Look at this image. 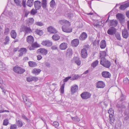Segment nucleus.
<instances>
[{"mask_svg":"<svg viewBox=\"0 0 129 129\" xmlns=\"http://www.w3.org/2000/svg\"><path fill=\"white\" fill-rule=\"evenodd\" d=\"M110 22L111 25L113 27H116L118 23V22L116 20H110Z\"/></svg>","mask_w":129,"mask_h":129,"instance_id":"nucleus-24","label":"nucleus"},{"mask_svg":"<svg viewBox=\"0 0 129 129\" xmlns=\"http://www.w3.org/2000/svg\"><path fill=\"white\" fill-rule=\"evenodd\" d=\"M11 36V37L14 39L15 38L16 36V33L15 30H12L10 33Z\"/></svg>","mask_w":129,"mask_h":129,"instance_id":"nucleus-28","label":"nucleus"},{"mask_svg":"<svg viewBox=\"0 0 129 129\" xmlns=\"http://www.w3.org/2000/svg\"><path fill=\"white\" fill-rule=\"evenodd\" d=\"M87 36V34L85 32H83L79 37L80 40L83 41L85 40Z\"/></svg>","mask_w":129,"mask_h":129,"instance_id":"nucleus-17","label":"nucleus"},{"mask_svg":"<svg viewBox=\"0 0 129 129\" xmlns=\"http://www.w3.org/2000/svg\"><path fill=\"white\" fill-rule=\"evenodd\" d=\"M38 80V78L36 77L27 78V81H37Z\"/></svg>","mask_w":129,"mask_h":129,"instance_id":"nucleus-31","label":"nucleus"},{"mask_svg":"<svg viewBox=\"0 0 129 129\" xmlns=\"http://www.w3.org/2000/svg\"><path fill=\"white\" fill-rule=\"evenodd\" d=\"M13 70L16 73L20 74L23 73L25 71L24 69L18 66L14 67L13 68Z\"/></svg>","mask_w":129,"mask_h":129,"instance_id":"nucleus-3","label":"nucleus"},{"mask_svg":"<svg viewBox=\"0 0 129 129\" xmlns=\"http://www.w3.org/2000/svg\"><path fill=\"white\" fill-rule=\"evenodd\" d=\"M35 24L37 25L41 26L43 25V23L41 22H37L35 23Z\"/></svg>","mask_w":129,"mask_h":129,"instance_id":"nucleus-53","label":"nucleus"},{"mask_svg":"<svg viewBox=\"0 0 129 129\" xmlns=\"http://www.w3.org/2000/svg\"><path fill=\"white\" fill-rule=\"evenodd\" d=\"M81 56L83 58H86L87 56V50L85 49H83L81 51Z\"/></svg>","mask_w":129,"mask_h":129,"instance_id":"nucleus-14","label":"nucleus"},{"mask_svg":"<svg viewBox=\"0 0 129 129\" xmlns=\"http://www.w3.org/2000/svg\"><path fill=\"white\" fill-rule=\"evenodd\" d=\"M17 124L19 127H21L22 126V124L21 121L19 120L17 121Z\"/></svg>","mask_w":129,"mask_h":129,"instance_id":"nucleus-48","label":"nucleus"},{"mask_svg":"<svg viewBox=\"0 0 129 129\" xmlns=\"http://www.w3.org/2000/svg\"><path fill=\"white\" fill-rule=\"evenodd\" d=\"M115 37L118 40H120L121 39L120 34L118 33H117L116 34L115 33Z\"/></svg>","mask_w":129,"mask_h":129,"instance_id":"nucleus-41","label":"nucleus"},{"mask_svg":"<svg viewBox=\"0 0 129 129\" xmlns=\"http://www.w3.org/2000/svg\"><path fill=\"white\" fill-rule=\"evenodd\" d=\"M62 31L65 32L67 33H71L72 32V28H69L68 27L65 26H62Z\"/></svg>","mask_w":129,"mask_h":129,"instance_id":"nucleus-11","label":"nucleus"},{"mask_svg":"<svg viewBox=\"0 0 129 129\" xmlns=\"http://www.w3.org/2000/svg\"><path fill=\"white\" fill-rule=\"evenodd\" d=\"M99 62L98 60H96L92 63L91 64V66L93 68L95 67L98 64Z\"/></svg>","mask_w":129,"mask_h":129,"instance_id":"nucleus-38","label":"nucleus"},{"mask_svg":"<svg viewBox=\"0 0 129 129\" xmlns=\"http://www.w3.org/2000/svg\"><path fill=\"white\" fill-rule=\"evenodd\" d=\"M122 35L123 37L125 39L127 38L128 37L129 34L127 30L124 29L122 30Z\"/></svg>","mask_w":129,"mask_h":129,"instance_id":"nucleus-15","label":"nucleus"},{"mask_svg":"<svg viewBox=\"0 0 129 129\" xmlns=\"http://www.w3.org/2000/svg\"><path fill=\"white\" fill-rule=\"evenodd\" d=\"M60 49L61 50H64L68 48V44L66 43H61L59 46Z\"/></svg>","mask_w":129,"mask_h":129,"instance_id":"nucleus-18","label":"nucleus"},{"mask_svg":"<svg viewBox=\"0 0 129 129\" xmlns=\"http://www.w3.org/2000/svg\"><path fill=\"white\" fill-rule=\"evenodd\" d=\"M34 5L36 9L39 10L41 7V2L39 1H36L34 2Z\"/></svg>","mask_w":129,"mask_h":129,"instance_id":"nucleus-9","label":"nucleus"},{"mask_svg":"<svg viewBox=\"0 0 129 129\" xmlns=\"http://www.w3.org/2000/svg\"><path fill=\"white\" fill-rule=\"evenodd\" d=\"M65 84V83H64L62 85L61 87L60 88V92L62 94L64 92V88Z\"/></svg>","mask_w":129,"mask_h":129,"instance_id":"nucleus-42","label":"nucleus"},{"mask_svg":"<svg viewBox=\"0 0 129 129\" xmlns=\"http://www.w3.org/2000/svg\"><path fill=\"white\" fill-rule=\"evenodd\" d=\"M41 70L35 68L33 70L32 72L36 75L39 74L41 72Z\"/></svg>","mask_w":129,"mask_h":129,"instance_id":"nucleus-26","label":"nucleus"},{"mask_svg":"<svg viewBox=\"0 0 129 129\" xmlns=\"http://www.w3.org/2000/svg\"><path fill=\"white\" fill-rule=\"evenodd\" d=\"M31 44V46L34 48L38 47L39 46V45L36 42L34 43Z\"/></svg>","mask_w":129,"mask_h":129,"instance_id":"nucleus-52","label":"nucleus"},{"mask_svg":"<svg viewBox=\"0 0 129 129\" xmlns=\"http://www.w3.org/2000/svg\"><path fill=\"white\" fill-rule=\"evenodd\" d=\"M5 64L1 61V63L0 64V70H5Z\"/></svg>","mask_w":129,"mask_h":129,"instance_id":"nucleus-40","label":"nucleus"},{"mask_svg":"<svg viewBox=\"0 0 129 129\" xmlns=\"http://www.w3.org/2000/svg\"><path fill=\"white\" fill-rule=\"evenodd\" d=\"M106 46V41L105 40H102L100 43V47L102 49L105 48Z\"/></svg>","mask_w":129,"mask_h":129,"instance_id":"nucleus-30","label":"nucleus"},{"mask_svg":"<svg viewBox=\"0 0 129 129\" xmlns=\"http://www.w3.org/2000/svg\"><path fill=\"white\" fill-rule=\"evenodd\" d=\"M129 4H125L121 5L119 7V8L120 10H124L129 6Z\"/></svg>","mask_w":129,"mask_h":129,"instance_id":"nucleus-27","label":"nucleus"},{"mask_svg":"<svg viewBox=\"0 0 129 129\" xmlns=\"http://www.w3.org/2000/svg\"><path fill=\"white\" fill-rule=\"evenodd\" d=\"M45 65L47 67H50V63L48 62H46L45 63Z\"/></svg>","mask_w":129,"mask_h":129,"instance_id":"nucleus-62","label":"nucleus"},{"mask_svg":"<svg viewBox=\"0 0 129 129\" xmlns=\"http://www.w3.org/2000/svg\"><path fill=\"white\" fill-rule=\"evenodd\" d=\"M78 87L77 85L72 86L71 87V90L72 94L76 92L78 89Z\"/></svg>","mask_w":129,"mask_h":129,"instance_id":"nucleus-22","label":"nucleus"},{"mask_svg":"<svg viewBox=\"0 0 129 129\" xmlns=\"http://www.w3.org/2000/svg\"><path fill=\"white\" fill-rule=\"evenodd\" d=\"M91 95V94L88 92H84L81 94V95L83 99H87L90 98Z\"/></svg>","mask_w":129,"mask_h":129,"instance_id":"nucleus-6","label":"nucleus"},{"mask_svg":"<svg viewBox=\"0 0 129 129\" xmlns=\"http://www.w3.org/2000/svg\"><path fill=\"white\" fill-rule=\"evenodd\" d=\"M9 29L8 28L6 27L5 29L4 33L5 35H7L9 34Z\"/></svg>","mask_w":129,"mask_h":129,"instance_id":"nucleus-57","label":"nucleus"},{"mask_svg":"<svg viewBox=\"0 0 129 129\" xmlns=\"http://www.w3.org/2000/svg\"><path fill=\"white\" fill-rule=\"evenodd\" d=\"M36 34L40 35L41 36L43 34V31L42 30L37 29L35 31Z\"/></svg>","mask_w":129,"mask_h":129,"instance_id":"nucleus-37","label":"nucleus"},{"mask_svg":"<svg viewBox=\"0 0 129 129\" xmlns=\"http://www.w3.org/2000/svg\"><path fill=\"white\" fill-rule=\"evenodd\" d=\"M47 30L51 33L55 34L57 32L56 29L51 26L48 27L47 28Z\"/></svg>","mask_w":129,"mask_h":129,"instance_id":"nucleus-16","label":"nucleus"},{"mask_svg":"<svg viewBox=\"0 0 129 129\" xmlns=\"http://www.w3.org/2000/svg\"><path fill=\"white\" fill-rule=\"evenodd\" d=\"M102 76L105 78H110L111 76L110 73L107 71H104L102 73Z\"/></svg>","mask_w":129,"mask_h":129,"instance_id":"nucleus-19","label":"nucleus"},{"mask_svg":"<svg viewBox=\"0 0 129 129\" xmlns=\"http://www.w3.org/2000/svg\"><path fill=\"white\" fill-rule=\"evenodd\" d=\"M79 44V41L78 39H75L72 40L71 42V44L74 47H77Z\"/></svg>","mask_w":129,"mask_h":129,"instance_id":"nucleus-10","label":"nucleus"},{"mask_svg":"<svg viewBox=\"0 0 129 129\" xmlns=\"http://www.w3.org/2000/svg\"><path fill=\"white\" fill-rule=\"evenodd\" d=\"M38 51L43 55H46L48 52L47 50L44 49H39L38 50Z\"/></svg>","mask_w":129,"mask_h":129,"instance_id":"nucleus-25","label":"nucleus"},{"mask_svg":"<svg viewBox=\"0 0 129 129\" xmlns=\"http://www.w3.org/2000/svg\"><path fill=\"white\" fill-rule=\"evenodd\" d=\"M100 63L101 64L107 68H109L111 65L110 62L104 57H101Z\"/></svg>","mask_w":129,"mask_h":129,"instance_id":"nucleus-1","label":"nucleus"},{"mask_svg":"<svg viewBox=\"0 0 129 129\" xmlns=\"http://www.w3.org/2000/svg\"><path fill=\"white\" fill-rule=\"evenodd\" d=\"M22 97L23 100L25 102V106L27 107H30L31 104L30 101L28 99L27 97L24 95H22Z\"/></svg>","mask_w":129,"mask_h":129,"instance_id":"nucleus-4","label":"nucleus"},{"mask_svg":"<svg viewBox=\"0 0 129 129\" xmlns=\"http://www.w3.org/2000/svg\"><path fill=\"white\" fill-rule=\"evenodd\" d=\"M22 118H23V119H24L26 120H28V119L23 114H22Z\"/></svg>","mask_w":129,"mask_h":129,"instance_id":"nucleus-63","label":"nucleus"},{"mask_svg":"<svg viewBox=\"0 0 129 129\" xmlns=\"http://www.w3.org/2000/svg\"><path fill=\"white\" fill-rule=\"evenodd\" d=\"M73 54V51L70 48H68L66 51V55L67 57H70Z\"/></svg>","mask_w":129,"mask_h":129,"instance_id":"nucleus-13","label":"nucleus"},{"mask_svg":"<svg viewBox=\"0 0 129 129\" xmlns=\"http://www.w3.org/2000/svg\"><path fill=\"white\" fill-rule=\"evenodd\" d=\"M34 21V19L32 18H30L29 19L28 22L29 24H31L33 23Z\"/></svg>","mask_w":129,"mask_h":129,"instance_id":"nucleus-44","label":"nucleus"},{"mask_svg":"<svg viewBox=\"0 0 129 129\" xmlns=\"http://www.w3.org/2000/svg\"><path fill=\"white\" fill-rule=\"evenodd\" d=\"M116 17L118 18L121 23H124L125 21V17L123 15L118 13L116 14Z\"/></svg>","mask_w":129,"mask_h":129,"instance_id":"nucleus-5","label":"nucleus"},{"mask_svg":"<svg viewBox=\"0 0 129 129\" xmlns=\"http://www.w3.org/2000/svg\"><path fill=\"white\" fill-rule=\"evenodd\" d=\"M51 49L53 50H55L57 49V47L55 45L52 46L51 47Z\"/></svg>","mask_w":129,"mask_h":129,"instance_id":"nucleus-64","label":"nucleus"},{"mask_svg":"<svg viewBox=\"0 0 129 129\" xmlns=\"http://www.w3.org/2000/svg\"><path fill=\"white\" fill-rule=\"evenodd\" d=\"M9 111L7 110H3V108L2 106H0V113L4 112H8Z\"/></svg>","mask_w":129,"mask_h":129,"instance_id":"nucleus-56","label":"nucleus"},{"mask_svg":"<svg viewBox=\"0 0 129 129\" xmlns=\"http://www.w3.org/2000/svg\"><path fill=\"white\" fill-rule=\"evenodd\" d=\"M65 22H66V20H59L58 23L61 25H64V24L65 23Z\"/></svg>","mask_w":129,"mask_h":129,"instance_id":"nucleus-51","label":"nucleus"},{"mask_svg":"<svg viewBox=\"0 0 129 129\" xmlns=\"http://www.w3.org/2000/svg\"><path fill=\"white\" fill-rule=\"evenodd\" d=\"M116 107L118 108L119 111H122L123 109L125 108V106L122 104H118L116 105Z\"/></svg>","mask_w":129,"mask_h":129,"instance_id":"nucleus-23","label":"nucleus"},{"mask_svg":"<svg viewBox=\"0 0 129 129\" xmlns=\"http://www.w3.org/2000/svg\"><path fill=\"white\" fill-rule=\"evenodd\" d=\"M16 128L17 125L16 124H12L10 126V129H16Z\"/></svg>","mask_w":129,"mask_h":129,"instance_id":"nucleus-59","label":"nucleus"},{"mask_svg":"<svg viewBox=\"0 0 129 129\" xmlns=\"http://www.w3.org/2000/svg\"><path fill=\"white\" fill-rule=\"evenodd\" d=\"M37 10L34 9H33L30 11V14L31 15H34L36 14L37 12Z\"/></svg>","mask_w":129,"mask_h":129,"instance_id":"nucleus-47","label":"nucleus"},{"mask_svg":"<svg viewBox=\"0 0 129 129\" xmlns=\"http://www.w3.org/2000/svg\"><path fill=\"white\" fill-rule=\"evenodd\" d=\"M27 41L29 44H31L34 41V39L33 37L31 36H29L27 38Z\"/></svg>","mask_w":129,"mask_h":129,"instance_id":"nucleus-21","label":"nucleus"},{"mask_svg":"<svg viewBox=\"0 0 129 129\" xmlns=\"http://www.w3.org/2000/svg\"><path fill=\"white\" fill-rule=\"evenodd\" d=\"M78 76L77 75H75L73 76L72 78L71 79V80H77L78 78Z\"/></svg>","mask_w":129,"mask_h":129,"instance_id":"nucleus-58","label":"nucleus"},{"mask_svg":"<svg viewBox=\"0 0 129 129\" xmlns=\"http://www.w3.org/2000/svg\"><path fill=\"white\" fill-rule=\"evenodd\" d=\"M101 57H104L106 55V52L105 51H104L101 52L100 53Z\"/></svg>","mask_w":129,"mask_h":129,"instance_id":"nucleus-55","label":"nucleus"},{"mask_svg":"<svg viewBox=\"0 0 129 129\" xmlns=\"http://www.w3.org/2000/svg\"><path fill=\"white\" fill-rule=\"evenodd\" d=\"M10 39L9 37L8 36H6L5 38V42H4L5 45L8 44L9 43Z\"/></svg>","mask_w":129,"mask_h":129,"instance_id":"nucleus-36","label":"nucleus"},{"mask_svg":"<svg viewBox=\"0 0 129 129\" xmlns=\"http://www.w3.org/2000/svg\"><path fill=\"white\" fill-rule=\"evenodd\" d=\"M116 30V29L114 27H111L107 31L108 34L110 35H113L115 34Z\"/></svg>","mask_w":129,"mask_h":129,"instance_id":"nucleus-8","label":"nucleus"},{"mask_svg":"<svg viewBox=\"0 0 129 129\" xmlns=\"http://www.w3.org/2000/svg\"><path fill=\"white\" fill-rule=\"evenodd\" d=\"M42 44L44 46L49 47L52 45V43L50 40H46L42 41Z\"/></svg>","mask_w":129,"mask_h":129,"instance_id":"nucleus-7","label":"nucleus"},{"mask_svg":"<svg viewBox=\"0 0 129 129\" xmlns=\"http://www.w3.org/2000/svg\"><path fill=\"white\" fill-rule=\"evenodd\" d=\"M33 3L34 0H28L27 2V5L29 7H31L33 5Z\"/></svg>","mask_w":129,"mask_h":129,"instance_id":"nucleus-33","label":"nucleus"},{"mask_svg":"<svg viewBox=\"0 0 129 129\" xmlns=\"http://www.w3.org/2000/svg\"><path fill=\"white\" fill-rule=\"evenodd\" d=\"M52 39L55 41H57L60 38V37L57 34L54 35L52 37Z\"/></svg>","mask_w":129,"mask_h":129,"instance_id":"nucleus-32","label":"nucleus"},{"mask_svg":"<svg viewBox=\"0 0 129 129\" xmlns=\"http://www.w3.org/2000/svg\"><path fill=\"white\" fill-rule=\"evenodd\" d=\"M14 1L16 5L17 6L20 7L21 6V1L20 0H14Z\"/></svg>","mask_w":129,"mask_h":129,"instance_id":"nucleus-35","label":"nucleus"},{"mask_svg":"<svg viewBox=\"0 0 129 129\" xmlns=\"http://www.w3.org/2000/svg\"><path fill=\"white\" fill-rule=\"evenodd\" d=\"M50 6L52 8H53L56 5L54 0H52L50 3Z\"/></svg>","mask_w":129,"mask_h":129,"instance_id":"nucleus-39","label":"nucleus"},{"mask_svg":"<svg viewBox=\"0 0 129 129\" xmlns=\"http://www.w3.org/2000/svg\"><path fill=\"white\" fill-rule=\"evenodd\" d=\"M73 61L78 66H79L80 65L81 61L79 57H74L73 59Z\"/></svg>","mask_w":129,"mask_h":129,"instance_id":"nucleus-20","label":"nucleus"},{"mask_svg":"<svg viewBox=\"0 0 129 129\" xmlns=\"http://www.w3.org/2000/svg\"><path fill=\"white\" fill-rule=\"evenodd\" d=\"M114 111L111 108L108 110V113L109 115H113Z\"/></svg>","mask_w":129,"mask_h":129,"instance_id":"nucleus-49","label":"nucleus"},{"mask_svg":"<svg viewBox=\"0 0 129 129\" xmlns=\"http://www.w3.org/2000/svg\"><path fill=\"white\" fill-rule=\"evenodd\" d=\"M29 66L31 67H34L37 65L36 63L35 62L29 61L28 62Z\"/></svg>","mask_w":129,"mask_h":129,"instance_id":"nucleus-34","label":"nucleus"},{"mask_svg":"<svg viewBox=\"0 0 129 129\" xmlns=\"http://www.w3.org/2000/svg\"><path fill=\"white\" fill-rule=\"evenodd\" d=\"M113 115H109V118L110 119V121L111 123H113L114 119L113 116Z\"/></svg>","mask_w":129,"mask_h":129,"instance_id":"nucleus-50","label":"nucleus"},{"mask_svg":"<svg viewBox=\"0 0 129 129\" xmlns=\"http://www.w3.org/2000/svg\"><path fill=\"white\" fill-rule=\"evenodd\" d=\"M70 22L66 20V22H65V23L64 24V25H63V26H67V27H68L70 26Z\"/></svg>","mask_w":129,"mask_h":129,"instance_id":"nucleus-60","label":"nucleus"},{"mask_svg":"<svg viewBox=\"0 0 129 129\" xmlns=\"http://www.w3.org/2000/svg\"><path fill=\"white\" fill-rule=\"evenodd\" d=\"M42 7L44 9H45L47 6V3L46 0H42Z\"/></svg>","mask_w":129,"mask_h":129,"instance_id":"nucleus-29","label":"nucleus"},{"mask_svg":"<svg viewBox=\"0 0 129 129\" xmlns=\"http://www.w3.org/2000/svg\"><path fill=\"white\" fill-rule=\"evenodd\" d=\"M9 123L8 120L7 119H6L4 120L3 124L5 125H7Z\"/></svg>","mask_w":129,"mask_h":129,"instance_id":"nucleus-54","label":"nucleus"},{"mask_svg":"<svg viewBox=\"0 0 129 129\" xmlns=\"http://www.w3.org/2000/svg\"><path fill=\"white\" fill-rule=\"evenodd\" d=\"M20 30L21 31L24 32L25 35L30 33L32 32V30L29 27L25 25L22 26V28L20 29Z\"/></svg>","mask_w":129,"mask_h":129,"instance_id":"nucleus-2","label":"nucleus"},{"mask_svg":"<svg viewBox=\"0 0 129 129\" xmlns=\"http://www.w3.org/2000/svg\"><path fill=\"white\" fill-rule=\"evenodd\" d=\"M27 51V50L26 48H22L20 49L19 51H21L24 53V54H25Z\"/></svg>","mask_w":129,"mask_h":129,"instance_id":"nucleus-46","label":"nucleus"},{"mask_svg":"<svg viewBox=\"0 0 129 129\" xmlns=\"http://www.w3.org/2000/svg\"><path fill=\"white\" fill-rule=\"evenodd\" d=\"M96 86L97 88H103L105 86V84L103 81H98L96 84Z\"/></svg>","mask_w":129,"mask_h":129,"instance_id":"nucleus-12","label":"nucleus"},{"mask_svg":"<svg viewBox=\"0 0 129 129\" xmlns=\"http://www.w3.org/2000/svg\"><path fill=\"white\" fill-rule=\"evenodd\" d=\"M26 0H23L22 2V5L23 7L24 8H25L26 7Z\"/></svg>","mask_w":129,"mask_h":129,"instance_id":"nucleus-61","label":"nucleus"},{"mask_svg":"<svg viewBox=\"0 0 129 129\" xmlns=\"http://www.w3.org/2000/svg\"><path fill=\"white\" fill-rule=\"evenodd\" d=\"M71 118L72 120L74 121H76L79 122L80 120L79 118L77 116L74 117H71Z\"/></svg>","mask_w":129,"mask_h":129,"instance_id":"nucleus-43","label":"nucleus"},{"mask_svg":"<svg viewBox=\"0 0 129 129\" xmlns=\"http://www.w3.org/2000/svg\"><path fill=\"white\" fill-rule=\"evenodd\" d=\"M59 125V123L57 121H55L53 122V125L55 127H57Z\"/></svg>","mask_w":129,"mask_h":129,"instance_id":"nucleus-45","label":"nucleus"}]
</instances>
